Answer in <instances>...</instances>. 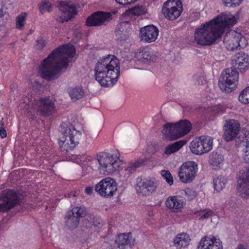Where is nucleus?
Masks as SVG:
<instances>
[{"label":"nucleus","instance_id":"f257e3e1","mask_svg":"<svg viewBox=\"0 0 249 249\" xmlns=\"http://www.w3.org/2000/svg\"><path fill=\"white\" fill-rule=\"evenodd\" d=\"M75 53L73 46L63 45L58 47L42 62L39 67L38 74L47 80L56 78L61 70L67 69Z\"/></svg>","mask_w":249,"mask_h":249},{"label":"nucleus","instance_id":"f03ea898","mask_svg":"<svg viewBox=\"0 0 249 249\" xmlns=\"http://www.w3.org/2000/svg\"><path fill=\"white\" fill-rule=\"evenodd\" d=\"M234 17L226 15L218 16L213 20L197 27L194 32V42L202 46H210L214 43L229 25H234Z\"/></svg>","mask_w":249,"mask_h":249},{"label":"nucleus","instance_id":"7ed1b4c3","mask_svg":"<svg viewBox=\"0 0 249 249\" xmlns=\"http://www.w3.org/2000/svg\"><path fill=\"white\" fill-rule=\"evenodd\" d=\"M118 59L112 55L100 58L94 68L96 80L103 87L112 86L120 76Z\"/></svg>","mask_w":249,"mask_h":249},{"label":"nucleus","instance_id":"20e7f679","mask_svg":"<svg viewBox=\"0 0 249 249\" xmlns=\"http://www.w3.org/2000/svg\"><path fill=\"white\" fill-rule=\"evenodd\" d=\"M60 131L63 135L59 142L61 150L69 152L79 143L81 132L76 130L72 124L66 123H63L61 124Z\"/></svg>","mask_w":249,"mask_h":249},{"label":"nucleus","instance_id":"39448f33","mask_svg":"<svg viewBox=\"0 0 249 249\" xmlns=\"http://www.w3.org/2000/svg\"><path fill=\"white\" fill-rule=\"evenodd\" d=\"M118 152H104L97 156L100 169L104 174H112L117 172L121 165Z\"/></svg>","mask_w":249,"mask_h":249},{"label":"nucleus","instance_id":"423d86ee","mask_svg":"<svg viewBox=\"0 0 249 249\" xmlns=\"http://www.w3.org/2000/svg\"><path fill=\"white\" fill-rule=\"evenodd\" d=\"M191 129V123L187 120H182L176 124H166L163 126L162 133L170 139L176 140L186 135Z\"/></svg>","mask_w":249,"mask_h":249},{"label":"nucleus","instance_id":"0eeeda50","mask_svg":"<svg viewBox=\"0 0 249 249\" xmlns=\"http://www.w3.org/2000/svg\"><path fill=\"white\" fill-rule=\"evenodd\" d=\"M239 74L235 68H229L223 71L219 80L218 85L221 90L227 92L232 91L238 82Z\"/></svg>","mask_w":249,"mask_h":249},{"label":"nucleus","instance_id":"6e6552de","mask_svg":"<svg viewBox=\"0 0 249 249\" xmlns=\"http://www.w3.org/2000/svg\"><path fill=\"white\" fill-rule=\"evenodd\" d=\"M117 190V185L114 179L111 178L102 179L95 186V191L101 196L110 198Z\"/></svg>","mask_w":249,"mask_h":249},{"label":"nucleus","instance_id":"1a4fd4ad","mask_svg":"<svg viewBox=\"0 0 249 249\" xmlns=\"http://www.w3.org/2000/svg\"><path fill=\"white\" fill-rule=\"evenodd\" d=\"M182 11V4L180 0H167L163 3L162 8L164 17L170 20L178 18Z\"/></svg>","mask_w":249,"mask_h":249},{"label":"nucleus","instance_id":"9d476101","mask_svg":"<svg viewBox=\"0 0 249 249\" xmlns=\"http://www.w3.org/2000/svg\"><path fill=\"white\" fill-rule=\"evenodd\" d=\"M86 212V208L84 206H77L68 212L65 217L66 227L71 230L76 228L79 224L80 218L84 217Z\"/></svg>","mask_w":249,"mask_h":249},{"label":"nucleus","instance_id":"9b49d317","mask_svg":"<svg viewBox=\"0 0 249 249\" xmlns=\"http://www.w3.org/2000/svg\"><path fill=\"white\" fill-rule=\"evenodd\" d=\"M112 19V15L109 12L96 11L88 17L86 25L89 27H98L107 25Z\"/></svg>","mask_w":249,"mask_h":249},{"label":"nucleus","instance_id":"f8f14e48","mask_svg":"<svg viewBox=\"0 0 249 249\" xmlns=\"http://www.w3.org/2000/svg\"><path fill=\"white\" fill-rule=\"evenodd\" d=\"M19 199L15 191L4 190L0 196V212H8L14 208L18 202Z\"/></svg>","mask_w":249,"mask_h":249},{"label":"nucleus","instance_id":"ddd939ff","mask_svg":"<svg viewBox=\"0 0 249 249\" xmlns=\"http://www.w3.org/2000/svg\"><path fill=\"white\" fill-rule=\"evenodd\" d=\"M197 164L193 161H188L183 163L179 167L178 172L181 181L184 183L190 182L196 176Z\"/></svg>","mask_w":249,"mask_h":249},{"label":"nucleus","instance_id":"4468645a","mask_svg":"<svg viewBox=\"0 0 249 249\" xmlns=\"http://www.w3.org/2000/svg\"><path fill=\"white\" fill-rule=\"evenodd\" d=\"M223 127V139L227 142L233 141L237 136L241 128L238 122L233 119L226 121Z\"/></svg>","mask_w":249,"mask_h":249},{"label":"nucleus","instance_id":"2eb2a0df","mask_svg":"<svg viewBox=\"0 0 249 249\" xmlns=\"http://www.w3.org/2000/svg\"><path fill=\"white\" fill-rule=\"evenodd\" d=\"M242 40H245L241 35L234 31L227 33L224 37L223 43L225 48L229 51H233L241 47L240 42Z\"/></svg>","mask_w":249,"mask_h":249},{"label":"nucleus","instance_id":"dca6fc26","mask_svg":"<svg viewBox=\"0 0 249 249\" xmlns=\"http://www.w3.org/2000/svg\"><path fill=\"white\" fill-rule=\"evenodd\" d=\"M237 190L242 197L249 198V169L240 172Z\"/></svg>","mask_w":249,"mask_h":249},{"label":"nucleus","instance_id":"f3484780","mask_svg":"<svg viewBox=\"0 0 249 249\" xmlns=\"http://www.w3.org/2000/svg\"><path fill=\"white\" fill-rule=\"evenodd\" d=\"M60 10L61 13L56 19L59 22L63 23L68 21L77 14L75 6L71 2L61 1L60 3Z\"/></svg>","mask_w":249,"mask_h":249},{"label":"nucleus","instance_id":"a211bd4d","mask_svg":"<svg viewBox=\"0 0 249 249\" xmlns=\"http://www.w3.org/2000/svg\"><path fill=\"white\" fill-rule=\"evenodd\" d=\"M36 105L38 107L37 112L44 116L52 115L56 111L54 101L49 98H40Z\"/></svg>","mask_w":249,"mask_h":249},{"label":"nucleus","instance_id":"6ab92c4d","mask_svg":"<svg viewBox=\"0 0 249 249\" xmlns=\"http://www.w3.org/2000/svg\"><path fill=\"white\" fill-rule=\"evenodd\" d=\"M159 32L158 28L153 25L145 26L140 30L141 39L148 43L155 41L157 38Z\"/></svg>","mask_w":249,"mask_h":249},{"label":"nucleus","instance_id":"aec40b11","mask_svg":"<svg viewBox=\"0 0 249 249\" xmlns=\"http://www.w3.org/2000/svg\"><path fill=\"white\" fill-rule=\"evenodd\" d=\"M185 204L184 199L179 196H169L165 201L166 207L173 212H179Z\"/></svg>","mask_w":249,"mask_h":249},{"label":"nucleus","instance_id":"412c9836","mask_svg":"<svg viewBox=\"0 0 249 249\" xmlns=\"http://www.w3.org/2000/svg\"><path fill=\"white\" fill-rule=\"evenodd\" d=\"M197 249H223V246L219 239L205 236L200 241Z\"/></svg>","mask_w":249,"mask_h":249},{"label":"nucleus","instance_id":"4be33fe9","mask_svg":"<svg viewBox=\"0 0 249 249\" xmlns=\"http://www.w3.org/2000/svg\"><path fill=\"white\" fill-rule=\"evenodd\" d=\"M156 58L153 51L148 48H140L135 54L136 60L144 63L153 62Z\"/></svg>","mask_w":249,"mask_h":249},{"label":"nucleus","instance_id":"5701e85b","mask_svg":"<svg viewBox=\"0 0 249 249\" xmlns=\"http://www.w3.org/2000/svg\"><path fill=\"white\" fill-rule=\"evenodd\" d=\"M157 183L151 180L139 181L136 185L137 193L142 196L149 195L157 188Z\"/></svg>","mask_w":249,"mask_h":249},{"label":"nucleus","instance_id":"b1692460","mask_svg":"<svg viewBox=\"0 0 249 249\" xmlns=\"http://www.w3.org/2000/svg\"><path fill=\"white\" fill-rule=\"evenodd\" d=\"M232 61L235 66H237L242 72L249 68V58L248 55L245 53L240 52L236 53L233 57Z\"/></svg>","mask_w":249,"mask_h":249},{"label":"nucleus","instance_id":"393cba45","mask_svg":"<svg viewBox=\"0 0 249 249\" xmlns=\"http://www.w3.org/2000/svg\"><path fill=\"white\" fill-rule=\"evenodd\" d=\"M235 145L243 151L245 162H249V141L244 137L238 138L236 140Z\"/></svg>","mask_w":249,"mask_h":249},{"label":"nucleus","instance_id":"a878e982","mask_svg":"<svg viewBox=\"0 0 249 249\" xmlns=\"http://www.w3.org/2000/svg\"><path fill=\"white\" fill-rule=\"evenodd\" d=\"M191 241L189 235L186 233L178 234L174 239V244L177 249L187 248Z\"/></svg>","mask_w":249,"mask_h":249},{"label":"nucleus","instance_id":"bb28decb","mask_svg":"<svg viewBox=\"0 0 249 249\" xmlns=\"http://www.w3.org/2000/svg\"><path fill=\"white\" fill-rule=\"evenodd\" d=\"M224 161V158L222 154L213 151L210 156L209 162L213 169L217 170L222 167Z\"/></svg>","mask_w":249,"mask_h":249},{"label":"nucleus","instance_id":"cd10ccee","mask_svg":"<svg viewBox=\"0 0 249 249\" xmlns=\"http://www.w3.org/2000/svg\"><path fill=\"white\" fill-rule=\"evenodd\" d=\"M130 24L128 21L122 22L116 27L115 33L116 36L124 35L125 38L128 36V33L131 30Z\"/></svg>","mask_w":249,"mask_h":249},{"label":"nucleus","instance_id":"c85d7f7f","mask_svg":"<svg viewBox=\"0 0 249 249\" xmlns=\"http://www.w3.org/2000/svg\"><path fill=\"white\" fill-rule=\"evenodd\" d=\"M131 233H122L118 236L115 240L114 247H117L119 249H124L125 246L130 244L129 237Z\"/></svg>","mask_w":249,"mask_h":249},{"label":"nucleus","instance_id":"c756f323","mask_svg":"<svg viewBox=\"0 0 249 249\" xmlns=\"http://www.w3.org/2000/svg\"><path fill=\"white\" fill-rule=\"evenodd\" d=\"M190 148L191 152L196 155H202L204 154L203 148L200 137L196 138L190 143Z\"/></svg>","mask_w":249,"mask_h":249},{"label":"nucleus","instance_id":"7c9ffc66","mask_svg":"<svg viewBox=\"0 0 249 249\" xmlns=\"http://www.w3.org/2000/svg\"><path fill=\"white\" fill-rule=\"evenodd\" d=\"M187 142L185 140H180L169 144L165 148L164 153L166 155H170L178 151Z\"/></svg>","mask_w":249,"mask_h":249},{"label":"nucleus","instance_id":"2f4dec72","mask_svg":"<svg viewBox=\"0 0 249 249\" xmlns=\"http://www.w3.org/2000/svg\"><path fill=\"white\" fill-rule=\"evenodd\" d=\"M214 192L218 193L225 187L227 180L223 176H218L213 180Z\"/></svg>","mask_w":249,"mask_h":249},{"label":"nucleus","instance_id":"473e14b6","mask_svg":"<svg viewBox=\"0 0 249 249\" xmlns=\"http://www.w3.org/2000/svg\"><path fill=\"white\" fill-rule=\"evenodd\" d=\"M202 146L203 148L204 154L210 151L213 148V139L208 136H202L200 137Z\"/></svg>","mask_w":249,"mask_h":249},{"label":"nucleus","instance_id":"72a5a7b5","mask_svg":"<svg viewBox=\"0 0 249 249\" xmlns=\"http://www.w3.org/2000/svg\"><path fill=\"white\" fill-rule=\"evenodd\" d=\"M69 94L72 100L76 101L83 97L84 92L82 88L75 87L71 89Z\"/></svg>","mask_w":249,"mask_h":249},{"label":"nucleus","instance_id":"f704fd0d","mask_svg":"<svg viewBox=\"0 0 249 249\" xmlns=\"http://www.w3.org/2000/svg\"><path fill=\"white\" fill-rule=\"evenodd\" d=\"M27 17V14L25 13L19 15L16 18V27L19 30L23 29L25 24V19Z\"/></svg>","mask_w":249,"mask_h":249},{"label":"nucleus","instance_id":"c9c22d12","mask_svg":"<svg viewBox=\"0 0 249 249\" xmlns=\"http://www.w3.org/2000/svg\"><path fill=\"white\" fill-rule=\"evenodd\" d=\"M52 4L49 0H42L39 5V11L41 14H43L46 10L50 12L52 11Z\"/></svg>","mask_w":249,"mask_h":249},{"label":"nucleus","instance_id":"e433bc0d","mask_svg":"<svg viewBox=\"0 0 249 249\" xmlns=\"http://www.w3.org/2000/svg\"><path fill=\"white\" fill-rule=\"evenodd\" d=\"M238 99L240 102L244 104L249 103V88L248 87L240 93Z\"/></svg>","mask_w":249,"mask_h":249},{"label":"nucleus","instance_id":"4c0bfd02","mask_svg":"<svg viewBox=\"0 0 249 249\" xmlns=\"http://www.w3.org/2000/svg\"><path fill=\"white\" fill-rule=\"evenodd\" d=\"M141 164L139 161L131 162L129 163L127 167L125 169V174L130 175L135 171L136 169L138 168Z\"/></svg>","mask_w":249,"mask_h":249},{"label":"nucleus","instance_id":"58836bf2","mask_svg":"<svg viewBox=\"0 0 249 249\" xmlns=\"http://www.w3.org/2000/svg\"><path fill=\"white\" fill-rule=\"evenodd\" d=\"M131 11L133 15L139 16L145 13L146 12V9L144 5H141L133 7Z\"/></svg>","mask_w":249,"mask_h":249},{"label":"nucleus","instance_id":"ea45409f","mask_svg":"<svg viewBox=\"0 0 249 249\" xmlns=\"http://www.w3.org/2000/svg\"><path fill=\"white\" fill-rule=\"evenodd\" d=\"M161 175L170 185L173 184V179L169 171L163 170L161 171Z\"/></svg>","mask_w":249,"mask_h":249},{"label":"nucleus","instance_id":"a19ab883","mask_svg":"<svg viewBox=\"0 0 249 249\" xmlns=\"http://www.w3.org/2000/svg\"><path fill=\"white\" fill-rule=\"evenodd\" d=\"M186 198L189 200L193 199L196 196V191L190 188H186L184 190Z\"/></svg>","mask_w":249,"mask_h":249},{"label":"nucleus","instance_id":"79ce46f5","mask_svg":"<svg viewBox=\"0 0 249 249\" xmlns=\"http://www.w3.org/2000/svg\"><path fill=\"white\" fill-rule=\"evenodd\" d=\"M226 6L232 7L239 5L243 0H222Z\"/></svg>","mask_w":249,"mask_h":249},{"label":"nucleus","instance_id":"37998d69","mask_svg":"<svg viewBox=\"0 0 249 249\" xmlns=\"http://www.w3.org/2000/svg\"><path fill=\"white\" fill-rule=\"evenodd\" d=\"M199 218L200 220H203L204 219H208L211 217L213 214V212L210 210H205L202 212Z\"/></svg>","mask_w":249,"mask_h":249},{"label":"nucleus","instance_id":"c03bdc74","mask_svg":"<svg viewBox=\"0 0 249 249\" xmlns=\"http://www.w3.org/2000/svg\"><path fill=\"white\" fill-rule=\"evenodd\" d=\"M195 83L197 85H202L205 81L204 77L199 74H195L194 76Z\"/></svg>","mask_w":249,"mask_h":249},{"label":"nucleus","instance_id":"a18cd8bd","mask_svg":"<svg viewBox=\"0 0 249 249\" xmlns=\"http://www.w3.org/2000/svg\"><path fill=\"white\" fill-rule=\"evenodd\" d=\"M36 42L37 48L39 50L42 49L46 45V41L42 38L36 40Z\"/></svg>","mask_w":249,"mask_h":249},{"label":"nucleus","instance_id":"49530a36","mask_svg":"<svg viewBox=\"0 0 249 249\" xmlns=\"http://www.w3.org/2000/svg\"><path fill=\"white\" fill-rule=\"evenodd\" d=\"M41 87V84L36 80L32 82L30 85V87L32 88L33 90H40Z\"/></svg>","mask_w":249,"mask_h":249},{"label":"nucleus","instance_id":"de8ad7c7","mask_svg":"<svg viewBox=\"0 0 249 249\" xmlns=\"http://www.w3.org/2000/svg\"><path fill=\"white\" fill-rule=\"evenodd\" d=\"M115 1L119 4L125 5L135 2L134 0H115Z\"/></svg>","mask_w":249,"mask_h":249},{"label":"nucleus","instance_id":"09e8293b","mask_svg":"<svg viewBox=\"0 0 249 249\" xmlns=\"http://www.w3.org/2000/svg\"><path fill=\"white\" fill-rule=\"evenodd\" d=\"M0 136L1 138H4L7 136L6 131L5 129L2 127L0 128Z\"/></svg>","mask_w":249,"mask_h":249},{"label":"nucleus","instance_id":"8fccbe9b","mask_svg":"<svg viewBox=\"0 0 249 249\" xmlns=\"http://www.w3.org/2000/svg\"><path fill=\"white\" fill-rule=\"evenodd\" d=\"M93 190V187L91 186H89L86 188L85 193L88 195H91Z\"/></svg>","mask_w":249,"mask_h":249},{"label":"nucleus","instance_id":"3c124183","mask_svg":"<svg viewBox=\"0 0 249 249\" xmlns=\"http://www.w3.org/2000/svg\"><path fill=\"white\" fill-rule=\"evenodd\" d=\"M236 249H246L244 246L242 244H239Z\"/></svg>","mask_w":249,"mask_h":249},{"label":"nucleus","instance_id":"603ef678","mask_svg":"<svg viewBox=\"0 0 249 249\" xmlns=\"http://www.w3.org/2000/svg\"><path fill=\"white\" fill-rule=\"evenodd\" d=\"M0 124H1L2 125H4V123H3V118L2 119V120H1V121Z\"/></svg>","mask_w":249,"mask_h":249},{"label":"nucleus","instance_id":"864d4df0","mask_svg":"<svg viewBox=\"0 0 249 249\" xmlns=\"http://www.w3.org/2000/svg\"><path fill=\"white\" fill-rule=\"evenodd\" d=\"M72 195L73 196H75V195L74 194H71L69 195V197H70Z\"/></svg>","mask_w":249,"mask_h":249},{"label":"nucleus","instance_id":"5fc2aeb1","mask_svg":"<svg viewBox=\"0 0 249 249\" xmlns=\"http://www.w3.org/2000/svg\"><path fill=\"white\" fill-rule=\"evenodd\" d=\"M135 1H137V0H134Z\"/></svg>","mask_w":249,"mask_h":249},{"label":"nucleus","instance_id":"6e6d98bb","mask_svg":"<svg viewBox=\"0 0 249 249\" xmlns=\"http://www.w3.org/2000/svg\"><path fill=\"white\" fill-rule=\"evenodd\" d=\"M248 87L249 88V86Z\"/></svg>","mask_w":249,"mask_h":249}]
</instances>
